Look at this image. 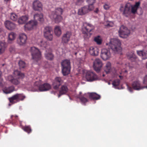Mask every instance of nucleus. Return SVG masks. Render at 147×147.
I'll return each mask as SVG.
<instances>
[{
    "label": "nucleus",
    "instance_id": "1",
    "mask_svg": "<svg viewBox=\"0 0 147 147\" xmlns=\"http://www.w3.org/2000/svg\"><path fill=\"white\" fill-rule=\"evenodd\" d=\"M140 3L139 2L136 3L134 5H131L128 3L125 6L124 8L123 9V7H121L120 8V10L123 11V14L126 16H128L130 15L131 13L133 14L136 13L137 12V10L139 8L140 5Z\"/></svg>",
    "mask_w": 147,
    "mask_h": 147
},
{
    "label": "nucleus",
    "instance_id": "2",
    "mask_svg": "<svg viewBox=\"0 0 147 147\" xmlns=\"http://www.w3.org/2000/svg\"><path fill=\"white\" fill-rule=\"evenodd\" d=\"M106 45H109L111 49L115 53H119L121 51V42L117 39H111L109 43H106Z\"/></svg>",
    "mask_w": 147,
    "mask_h": 147
},
{
    "label": "nucleus",
    "instance_id": "3",
    "mask_svg": "<svg viewBox=\"0 0 147 147\" xmlns=\"http://www.w3.org/2000/svg\"><path fill=\"white\" fill-rule=\"evenodd\" d=\"M13 74L14 77H13L11 76H9L7 77V80L12 84L15 85H18L20 84V82L16 78H23L24 77V75L23 73L17 70L14 71Z\"/></svg>",
    "mask_w": 147,
    "mask_h": 147
},
{
    "label": "nucleus",
    "instance_id": "4",
    "mask_svg": "<svg viewBox=\"0 0 147 147\" xmlns=\"http://www.w3.org/2000/svg\"><path fill=\"white\" fill-rule=\"evenodd\" d=\"M62 12V9L61 8H57L50 13L49 16L51 19L54 20L55 22L57 23L60 22L62 19L61 16Z\"/></svg>",
    "mask_w": 147,
    "mask_h": 147
},
{
    "label": "nucleus",
    "instance_id": "5",
    "mask_svg": "<svg viewBox=\"0 0 147 147\" xmlns=\"http://www.w3.org/2000/svg\"><path fill=\"white\" fill-rule=\"evenodd\" d=\"M94 28V26L90 24L87 22L83 23L82 31L83 33L84 34V37L86 39L90 37L87 35L88 34L93 32Z\"/></svg>",
    "mask_w": 147,
    "mask_h": 147
},
{
    "label": "nucleus",
    "instance_id": "6",
    "mask_svg": "<svg viewBox=\"0 0 147 147\" xmlns=\"http://www.w3.org/2000/svg\"><path fill=\"white\" fill-rule=\"evenodd\" d=\"M62 72L63 76H66L69 74L71 69L70 61L65 59L61 63Z\"/></svg>",
    "mask_w": 147,
    "mask_h": 147
},
{
    "label": "nucleus",
    "instance_id": "7",
    "mask_svg": "<svg viewBox=\"0 0 147 147\" xmlns=\"http://www.w3.org/2000/svg\"><path fill=\"white\" fill-rule=\"evenodd\" d=\"M32 59L34 61H37L41 58V53L39 50L35 47H32L30 48Z\"/></svg>",
    "mask_w": 147,
    "mask_h": 147
},
{
    "label": "nucleus",
    "instance_id": "8",
    "mask_svg": "<svg viewBox=\"0 0 147 147\" xmlns=\"http://www.w3.org/2000/svg\"><path fill=\"white\" fill-rule=\"evenodd\" d=\"M130 33L129 30L127 27L123 26H121L119 31V36L123 38H127L129 35Z\"/></svg>",
    "mask_w": 147,
    "mask_h": 147
},
{
    "label": "nucleus",
    "instance_id": "9",
    "mask_svg": "<svg viewBox=\"0 0 147 147\" xmlns=\"http://www.w3.org/2000/svg\"><path fill=\"white\" fill-rule=\"evenodd\" d=\"M85 77L86 80L89 82H92L99 79L94 73L90 71H88L86 73Z\"/></svg>",
    "mask_w": 147,
    "mask_h": 147
},
{
    "label": "nucleus",
    "instance_id": "10",
    "mask_svg": "<svg viewBox=\"0 0 147 147\" xmlns=\"http://www.w3.org/2000/svg\"><path fill=\"white\" fill-rule=\"evenodd\" d=\"M93 63L94 70L97 72H100L103 66L101 60L98 58H96L94 61Z\"/></svg>",
    "mask_w": 147,
    "mask_h": 147
},
{
    "label": "nucleus",
    "instance_id": "11",
    "mask_svg": "<svg viewBox=\"0 0 147 147\" xmlns=\"http://www.w3.org/2000/svg\"><path fill=\"white\" fill-rule=\"evenodd\" d=\"M111 54L109 49H102L101 51L100 56L104 60L109 59L111 57Z\"/></svg>",
    "mask_w": 147,
    "mask_h": 147
},
{
    "label": "nucleus",
    "instance_id": "12",
    "mask_svg": "<svg viewBox=\"0 0 147 147\" xmlns=\"http://www.w3.org/2000/svg\"><path fill=\"white\" fill-rule=\"evenodd\" d=\"M94 8L93 6L91 5L90 6H84L79 9L78 14L80 15H83L92 10Z\"/></svg>",
    "mask_w": 147,
    "mask_h": 147
},
{
    "label": "nucleus",
    "instance_id": "13",
    "mask_svg": "<svg viewBox=\"0 0 147 147\" xmlns=\"http://www.w3.org/2000/svg\"><path fill=\"white\" fill-rule=\"evenodd\" d=\"M37 24L36 20H31L26 23L24 26L25 30H31L35 28Z\"/></svg>",
    "mask_w": 147,
    "mask_h": 147
},
{
    "label": "nucleus",
    "instance_id": "14",
    "mask_svg": "<svg viewBox=\"0 0 147 147\" xmlns=\"http://www.w3.org/2000/svg\"><path fill=\"white\" fill-rule=\"evenodd\" d=\"M32 8L35 11H41L42 10V5L38 0H35L32 2Z\"/></svg>",
    "mask_w": 147,
    "mask_h": 147
},
{
    "label": "nucleus",
    "instance_id": "15",
    "mask_svg": "<svg viewBox=\"0 0 147 147\" xmlns=\"http://www.w3.org/2000/svg\"><path fill=\"white\" fill-rule=\"evenodd\" d=\"M27 39L26 35L24 33H21L19 35L18 42L20 45H23L26 43Z\"/></svg>",
    "mask_w": 147,
    "mask_h": 147
},
{
    "label": "nucleus",
    "instance_id": "16",
    "mask_svg": "<svg viewBox=\"0 0 147 147\" xmlns=\"http://www.w3.org/2000/svg\"><path fill=\"white\" fill-rule=\"evenodd\" d=\"M71 36V33L70 32L67 31L64 34L62 38V42L63 43H66L70 40Z\"/></svg>",
    "mask_w": 147,
    "mask_h": 147
},
{
    "label": "nucleus",
    "instance_id": "17",
    "mask_svg": "<svg viewBox=\"0 0 147 147\" xmlns=\"http://www.w3.org/2000/svg\"><path fill=\"white\" fill-rule=\"evenodd\" d=\"M132 86L134 89L136 90H140L144 88V86H142L140 84V82L139 80H136L133 82Z\"/></svg>",
    "mask_w": 147,
    "mask_h": 147
},
{
    "label": "nucleus",
    "instance_id": "18",
    "mask_svg": "<svg viewBox=\"0 0 147 147\" xmlns=\"http://www.w3.org/2000/svg\"><path fill=\"white\" fill-rule=\"evenodd\" d=\"M62 82V81L61 78L59 77L56 78L53 84L54 88L55 89H58Z\"/></svg>",
    "mask_w": 147,
    "mask_h": 147
},
{
    "label": "nucleus",
    "instance_id": "19",
    "mask_svg": "<svg viewBox=\"0 0 147 147\" xmlns=\"http://www.w3.org/2000/svg\"><path fill=\"white\" fill-rule=\"evenodd\" d=\"M5 27L8 29L12 30L16 27V25L14 23L9 21H6L4 23Z\"/></svg>",
    "mask_w": 147,
    "mask_h": 147
},
{
    "label": "nucleus",
    "instance_id": "20",
    "mask_svg": "<svg viewBox=\"0 0 147 147\" xmlns=\"http://www.w3.org/2000/svg\"><path fill=\"white\" fill-rule=\"evenodd\" d=\"M89 52L92 55L96 56L98 54L99 50L96 47H91L89 49Z\"/></svg>",
    "mask_w": 147,
    "mask_h": 147
},
{
    "label": "nucleus",
    "instance_id": "21",
    "mask_svg": "<svg viewBox=\"0 0 147 147\" xmlns=\"http://www.w3.org/2000/svg\"><path fill=\"white\" fill-rule=\"evenodd\" d=\"M7 47V45L4 40L0 41V55L3 53Z\"/></svg>",
    "mask_w": 147,
    "mask_h": 147
},
{
    "label": "nucleus",
    "instance_id": "22",
    "mask_svg": "<svg viewBox=\"0 0 147 147\" xmlns=\"http://www.w3.org/2000/svg\"><path fill=\"white\" fill-rule=\"evenodd\" d=\"M51 88V86L50 84L45 83L39 86V90L40 91H45L49 90Z\"/></svg>",
    "mask_w": 147,
    "mask_h": 147
},
{
    "label": "nucleus",
    "instance_id": "23",
    "mask_svg": "<svg viewBox=\"0 0 147 147\" xmlns=\"http://www.w3.org/2000/svg\"><path fill=\"white\" fill-rule=\"evenodd\" d=\"M46 58L48 59L52 60L53 58V55L51 53V49H50L46 50L45 53Z\"/></svg>",
    "mask_w": 147,
    "mask_h": 147
},
{
    "label": "nucleus",
    "instance_id": "24",
    "mask_svg": "<svg viewBox=\"0 0 147 147\" xmlns=\"http://www.w3.org/2000/svg\"><path fill=\"white\" fill-rule=\"evenodd\" d=\"M34 18L35 20H37L41 22H43L44 20L43 15L41 13L36 14Z\"/></svg>",
    "mask_w": 147,
    "mask_h": 147
},
{
    "label": "nucleus",
    "instance_id": "25",
    "mask_svg": "<svg viewBox=\"0 0 147 147\" xmlns=\"http://www.w3.org/2000/svg\"><path fill=\"white\" fill-rule=\"evenodd\" d=\"M127 55L128 59L132 61H135L136 59V57L133 52L128 53H127Z\"/></svg>",
    "mask_w": 147,
    "mask_h": 147
},
{
    "label": "nucleus",
    "instance_id": "26",
    "mask_svg": "<svg viewBox=\"0 0 147 147\" xmlns=\"http://www.w3.org/2000/svg\"><path fill=\"white\" fill-rule=\"evenodd\" d=\"M68 90V89L66 86L65 85L62 86L59 91V94L58 95V97L59 98L61 95L66 93Z\"/></svg>",
    "mask_w": 147,
    "mask_h": 147
},
{
    "label": "nucleus",
    "instance_id": "27",
    "mask_svg": "<svg viewBox=\"0 0 147 147\" xmlns=\"http://www.w3.org/2000/svg\"><path fill=\"white\" fill-rule=\"evenodd\" d=\"M88 94L89 96V98L97 100L100 98V96L95 93H88Z\"/></svg>",
    "mask_w": 147,
    "mask_h": 147
},
{
    "label": "nucleus",
    "instance_id": "28",
    "mask_svg": "<svg viewBox=\"0 0 147 147\" xmlns=\"http://www.w3.org/2000/svg\"><path fill=\"white\" fill-rule=\"evenodd\" d=\"M38 45L42 49H45L46 50L49 49V46L47 45V42L43 40H41L38 44Z\"/></svg>",
    "mask_w": 147,
    "mask_h": 147
},
{
    "label": "nucleus",
    "instance_id": "29",
    "mask_svg": "<svg viewBox=\"0 0 147 147\" xmlns=\"http://www.w3.org/2000/svg\"><path fill=\"white\" fill-rule=\"evenodd\" d=\"M137 53L139 56L142 57L143 59H147V51H137Z\"/></svg>",
    "mask_w": 147,
    "mask_h": 147
},
{
    "label": "nucleus",
    "instance_id": "30",
    "mask_svg": "<svg viewBox=\"0 0 147 147\" xmlns=\"http://www.w3.org/2000/svg\"><path fill=\"white\" fill-rule=\"evenodd\" d=\"M28 19V15L22 16L18 20V23L19 24H22L25 23Z\"/></svg>",
    "mask_w": 147,
    "mask_h": 147
},
{
    "label": "nucleus",
    "instance_id": "31",
    "mask_svg": "<svg viewBox=\"0 0 147 147\" xmlns=\"http://www.w3.org/2000/svg\"><path fill=\"white\" fill-rule=\"evenodd\" d=\"M15 90L14 87L13 86H11L8 87H6L3 90V92L6 94H9L13 92Z\"/></svg>",
    "mask_w": 147,
    "mask_h": 147
},
{
    "label": "nucleus",
    "instance_id": "32",
    "mask_svg": "<svg viewBox=\"0 0 147 147\" xmlns=\"http://www.w3.org/2000/svg\"><path fill=\"white\" fill-rule=\"evenodd\" d=\"M18 94L14 95L12 97L9 98V100L10 102L14 103L18 101Z\"/></svg>",
    "mask_w": 147,
    "mask_h": 147
},
{
    "label": "nucleus",
    "instance_id": "33",
    "mask_svg": "<svg viewBox=\"0 0 147 147\" xmlns=\"http://www.w3.org/2000/svg\"><path fill=\"white\" fill-rule=\"evenodd\" d=\"M54 33L57 36H59L61 34V28L58 26H55L54 29Z\"/></svg>",
    "mask_w": 147,
    "mask_h": 147
},
{
    "label": "nucleus",
    "instance_id": "34",
    "mask_svg": "<svg viewBox=\"0 0 147 147\" xmlns=\"http://www.w3.org/2000/svg\"><path fill=\"white\" fill-rule=\"evenodd\" d=\"M104 69V71L107 74H108L111 71V65L110 62H107V63Z\"/></svg>",
    "mask_w": 147,
    "mask_h": 147
},
{
    "label": "nucleus",
    "instance_id": "35",
    "mask_svg": "<svg viewBox=\"0 0 147 147\" xmlns=\"http://www.w3.org/2000/svg\"><path fill=\"white\" fill-rule=\"evenodd\" d=\"M46 36L45 34H44L45 37L48 40L50 41H51L53 40V35L52 31H50L49 32H47V34Z\"/></svg>",
    "mask_w": 147,
    "mask_h": 147
},
{
    "label": "nucleus",
    "instance_id": "36",
    "mask_svg": "<svg viewBox=\"0 0 147 147\" xmlns=\"http://www.w3.org/2000/svg\"><path fill=\"white\" fill-rule=\"evenodd\" d=\"M94 40L98 45H100L102 43V39L100 36H98L94 37Z\"/></svg>",
    "mask_w": 147,
    "mask_h": 147
},
{
    "label": "nucleus",
    "instance_id": "37",
    "mask_svg": "<svg viewBox=\"0 0 147 147\" xmlns=\"http://www.w3.org/2000/svg\"><path fill=\"white\" fill-rule=\"evenodd\" d=\"M16 37V34L13 32H11L8 35V40L9 41H12L14 40Z\"/></svg>",
    "mask_w": 147,
    "mask_h": 147
},
{
    "label": "nucleus",
    "instance_id": "38",
    "mask_svg": "<svg viewBox=\"0 0 147 147\" xmlns=\"http://www.w3.org/2000/svg\"><path fill=\"white\" fill-rule=\"evenodd\" d=\"M71 47L74 50V53L75 55H76L77 52H78L80 50V48L77 44H76L74 45V47L72 46Z\"/></svg>",
    "mask_w": 147,
    "mask_h": 147
},
{
    "label": "nucleus",
    "instance_id": "39",
    "mask_svg": "<svg viewBox=\"0 0 147 147\" xmlns=\"http://www.w3.org/2000/svg\"><path fill=\"white\" fill-rule=\"evenodd\" d=\"M120 83V81L119 80H117L114 81L112 83L113 87L116 89H119L117 87Z\"/></svg>",
    "mask_w": 147,
    "mask_h": 147
},
{
    "label": "nucleus",
    "instance_id": "40",
    "mask_svg": "<svg viewBox=\"0 0 147 147\" xmlns=\"http://www.w3.org/2000/svg\"><path fill=\"white\" fill-rule=\"evenodd\" d=\"M18 17L14 13H11L10 18L12 20L16 21L17 20Z\"/></svg>",
    "mask_w": 147,
    "mask_h": 147
},
{
    "label": "nucleus",
    "instance_id": "41",
    "mask_svg": "<svg viewBox=\"0 0 147 147\" xmlns=\"http://www.w3.org/2000/svg\"><path fill=\"white\" fill-rule=\"evenodd\" d=\"M78 98H80L82 104L83 105H84L85 103L87 102L88 101V100L86 98L83 97H81L80 95L78 96Z\"/></svg>",
    "mask_w": 147,
    "mask_h": 147
},
{
    "label": "nucleus",
    "instance_id": "42",
    "mask_svg": "<svg viewBox=\"0 0 147 147\" xmlns=\"http://www.w3.org/2000/svg\"><path fill=\"white\" fill-rule=\"evenodd\" d=\"M52 31V28L50 27H45L44 30V33L45 34V35L46 36L47 34V32H49L50 31Z\"/></svg>",
    "mask_w": 147,
    "mask_h": 147
},
{
    "label": "nucleus",
    "instance_id": "43",
    "mask_svg": "<svg viewBox=\"0 0 147 147\" xmlns=\"http://www.w3.org/2000/svg\"><path fill=\"white\" fill-rule=\"evenodd\" d=\"M24 130L28 133H30L31 129L29 126H26L23 128Z\"/></svg>",
    "mask_w": 147,
    "mask_h": 147
},
{
    "label": "nucleus",
    "instance_id": "44",
    "mask_svg": "<svg viewBox=\"0 0 147 147\" xmlns=\"http://www.w3.org/2000/svg\"><path fill=\"white\" fill-rule=\"evenodd\" d=\"M18 101L20 100H23L26 97V96L22 94H18Z\"/></svg>",
    "mask_w": 147,
    "mask_h": 147
},
{
    "label": "nucleus",
    "instance_id": "45",
    "mask_svg": "<svg viewBox=\"0 0 147 147\" xmlns=\"http://www.w3.org/2000/svg\"><path fill=\"white\" fill-rule=\"evenodd\" d=\"M19 64L20 68H24L25 66V64L24 61L20 60L19 62Z\"/></svg>",
    "mask_w": 147,
    "mask_h": 147
},
{
    "label": "nucleus",
    "instance_id": "46",
    "mask_svg": "<svg viewBox=\"0 0 147 147\" xmlns=\"http://www.w3.org/2000/svg\"><path fill=\"white\" fill-rule=\"evenodd\" d=\"M42 83L41 81L40 80L36 82L34 84L35 86H37L39 88V86H41Z\"/></svg>",
    "mask_w": 147,
    "mask_h": 147
},
{
    "label": "nucleus",
    "instance_id": "47",
    "mask_svg": "<svg viewBox=\"0 0 147 147\" xmlns=\"http://www.w3.org/2000/svg\"><path fill=\"white\" fill-rule=\"evenodd\" d=\"M107 24H105V25L107 27H113L114 25L113 23L112 22H107Z\"/></svg>",
    "mask_w": 147,
    "mask_h": 147
},
{
    "label": "nucleus",
    "instance_id": "48",
    "mask_svg": "<svg viewBox=\"0 0 147 147\" xmlns=\"http://www.w3.org/2000/svg\"><path fill=\"white\" fill-rule=\"evenodd\" d=\"M143 83L144 85L147 84V75H146L143 78Z\"/></svg>",
    "mask_w": 147,
    "mask_h": 147
},
{
    "label": "nucleus",
    "instance_id": "49",
    "mask_svg": "<svg viewBox=\"0 0 147 147\" xmlns=\"http://www.w3.org/2000/svg\"><path fill=\"white\" fill-rule=\"evenodd\" d=\"M110 7V6L108 3H105L104 5V8L106 10L109 9Z\"/></svg>",
    "mask_w": 147,
    "mask_h": 147
},
{
    "label": "nucleus",
    "instance_id": "50",
    "mask_svg": "<svg viewBox=\"0 0 147 147\" xmlns=\"http://www.w3.org/2000/svg\"><path fill=\"white\" fill-rule=\"evenodd\" d=\"M95 0H87V2L89 3V6L90 5H93V4L95 2Z\"/></svg>",
    "mask_w": 147,
    "mask_h": 147
},
{
    "label": "nucleus",
    "instance_id": "51",
    "mask_svg": "<svg viewBox=\"0 0 147 147\" xmlns=\"http://www.w3.org/2000/svg\"><path fill=\"white\" fill-rule=\"evenodd\" d=\"M127 89L130 92H132L133 91V89L131 87L129 86L128 85H127Z\"/></svg>",
    "mask_w": 147,
    "mask_h": 147
},
{
    "label": "nucleus",
    "instance_id": "52",
    "mask_svg": "<svg viewBox=\"0 0 147 147\" xmlns=\"http://www.w3.org/2000/svg\"><path fill=\"white\" fill-rule=\"evenodd\" d=\"M127 72V71L125 69H124L122 70L121 72L120 73L121 74H122V73H126Z\"/></svg>",
    "mask_w": 147,
    "mask_h": 147
},
{
    "label": "nucleus",
    "instance_id": "53",
    "mask_svg": "<svg viewBox=\"0 0 147 147\" xmlns=\"http://www.w3.org/2000/svg\"><path fill=\"white\" fill-rule=\"evenodd\" d=\"M98 11V8H97L95 10H94V12L97 13Z\"/></svg>",
    "mask_w": 147,
    "mask_h": 147
},
{
    "label": "nucleus",
    "instance_id": "54",
    "mask_svg": "<svg viewBox=\"0 0 147 147\" xmlns=\"http://www.w3.org/2000/svg\"><path fill=\"white\" fill-rule=\"evenodd\" d=\"M125 68L127 69L128 68H130V67L128 65H127L126 66Z\"/></svg>",
    "mask_w": 147,
    "mask_h": 147
},
{
    "label": "nucleus",
    "instance_id": "55",
    "mask_svg": "<svg viewBox=\"0 0 147 147\" xmlns=\"http://www.w3.org/2000/svg\"><path fill=\"white\" fill-rule=\"evenodd\" d=\"M84 1L83 0H78V2H79L82 3Z\"/></svg>",
    "mask_w": 147,
    "mask_h": 147
},
{
    "label": "nucleus",
    "instance_id": "56",
    "mask_svg": "<svg viewBox=\"0 0 147 147\" xmlns=\"http://www.w3.org/2000/svg\"><path fill=\"white\" fill-rule=\"evenodd\" d=\"M3 31V29L2 27L0 26V33H1L2 31Z\"/></svg>",
    "mask_w": 147,
    "mask_h": 147
},
{
    "label": "nucleus",
    "instance_id": "57",
    "mask_svg": "<svg viewBox=\"0 0 147 147\" xmlns=\"http://www.w3.org/2000/svg\"><path fill=\"white\" fill-rule=\"evenodd\" d=\"M15 117L16 118L18 117V116L17 115L14 116V115H11V118H12V117Z\"/></svg>",
    "mask_w": 147,
    "mask_h": 147
},
{
    "label": "nucleus",
    "instance_id": "58",
    "mask_svg": "<svg viewBox=\"0 0 147 147\" xmlns=\"http://www.w3.org/2000/svg\"><path fill=\"white\" fill-rule=\"evenodd\" d=\"M146 86H144V88H146L147 89V84H146Z\"/></svg>",
    "mask_w": 147,
    "mask_h": 147
},
{
    "label": "nucleus",
    "instance_id": "59",
    "mask_svg": "<svg viewBox=\"0 0 147 147\" xmlns=\"http://www.w3.org/2000/svg\"><path fill=\"white\" fill-rule=\"evenodd\" d=\"M31 90L32 91H36L37 90L32 89V90Z\"/></svg>",
    "mask_w": 147,
    "mask_h": 147
},
{
    "label": "nucleus",
    "instance_id": "60",
    "mask_svg": "<svg viewBox=\"0 0 147 147\" xmlns=\"http://www.w3.org/2000/svg\"><path fill=\"white\" fill-rule=\"evenodd\" d=\"M119 77L121 78L122 79V76H119Z\"/></svg>",
    "mask_w": 147,
    "mask_h": 147
},
{
    "label": "nucleus",
    "instance_id": "61",
    "mask_svg": "<svg viewBox=\"0 0 147 147\" xmlns=\"http://www.w3.org/2000/svg\"><path fill=\"white\" fill-rule=\"evenodd\" d=\"M146 68L147 69V62L146 63Z\"/></svg>",
    "mask_w": 147,
    "mask_h": 147
},
{
    "label": "nucleus",
    "instance_id": "62",
    "mask_svg": "<svg viewBox=\"0 0 147 147\" xmlns=\"http://www.w3.org/2000/svg\"><path fill=\"white\" fill-rule=\"evenodd\" d=\"M111 83L110 82H108V84H109V85H110L111 84Z\"/></svg>",
    "mask_w": 147,
    "mask_h": 147
},
{
    "label": "nucleus",
    "instance_id": "63",
    "mask_svg": "<svg viewBox=\"0 0 147 147\" xmlns=\"http://www.w3.org/2000/svg\"><path fill=\"white\" fill-rule=\"evenodd\" d=\"M6 1H9L10 0H4Z\"/></svg>",
    "mask_w": 147,
    "mask_h": 147
},
{
    "label": "nucleus",
    "instance_id": "64",
    "mask_svg": "<svg viewBox=\"0 0 147 147\" xmlns=\"http://www.w3.org/2000/svg\"><path fill=\"white\" fill-rule=\"evenodd\" d=\"M9 50H10V51L11 52H12V50H11V49H10Z\"/></svg>",
    "mask_w": 147,
    "mask_h": 147
}]
</instances>
